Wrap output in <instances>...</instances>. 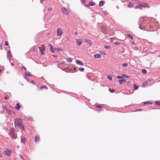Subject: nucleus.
<instances>
[{"label": "nucleus", "mask_w": 160, "mask_h": 160, "mask_svg": "<svg viewBox=\"0 0 160 160\" xmlns=\"http://www.w3.org/2000/svg\"><path fill=\"white\" fill-rule=\"evenodd\" d=\"M22 120L20 118L16 119L14 121V123L16 127H18L24 130V126L21 123Z\"/></svg>", "instance_id": "nucleus-1"}, {"label": "nucleus", "mask_w": 160, "mask_h": 160, "mask_svg": "<svg viewBox=\"0 0 160 160\" xmlns=\"http://www.w3.org/2000/svg\"><path fill=\"white\" fill-rule=\"evenodd\" d=\"M143 20L142 18H140V22H141V23H140V22H139V28L141 29L144 30L147 27V23L144 21H142Z\"/></svg>", "instance_id": "nucleus-2"}, {"label": "nucleus", "mask_w": 160, "mask_h": 160, "mask_svg": "<svg viewBox=\"0 0 160 160\" xmlns=\"http://www.w3.org/2000/svg\"><path fill=\"white\" fill-rule=\"evenodd\" d=\"M9 135L12 139H15L17 138V135L14 133V130L12 129L10 130L9 132Z\"/></svg>", "instance_id": "nucleus-3"}, {"label": "nucleus", "mask_w": 160, "mask_h": 160, "mask_svg": "<svg viewBox=\"0 0 160 160\" xmlns=\"http://www.w3.org/2000/svg\"><path fill=\"white\" fill-rule=\"evenodd\" d=\"M149 5L145 2L141 3L139 4L140 9H142L143 8H148L149 7Z\"/></svg>", "instance_id": "nucleus-4"}, {"label": "nucleus", "mask_w": 160, "mask_h": 160, "mask_svg": "<svg viewBox=\"0 0 160 160\" xmlns=\"http://www.w3.org/2000/svg\"><path fill=\"white\" fill-rule=\"evenodd\" d=\"M57 35L58 36H61L63 34V31L61 28L57 29Z\"/></svg>", "instance_id": "nucleus-5"}, {"label": "nucleus", "mask_w": 160, "mask_h": 160, "mask_svg": "<svg viewBox=\"0 0 160 160\" xmlns=\"http://www.w3.org/2000/svg\"><path fill=\"white\" fill-rule=\"evenodd\" d=\"M4 152L5 154L8 156H10L11 155V152L10 150L7 149L5 151H4Z\"/></svg>", "instance_id": "nucleus-6"}, {"label": "nucleus", "mask_w": 160, "mask_h": 160, "mask_svg": "<svg viewBox=\"0 0 160 160\" xmlns=\"http://www.w3.org/2000/svg\"><path fill=\"white\" fill-rule=\"evenodd\" d=\"M35 140L36 143H38L40 141L39 136L38 135H36L35 137Z\"/></svg>", "instance_id": "nucleus-7"}, {"label": "nucleus", "mask_w": 160, "mask_h": 160, "mask_svg": "<svg viewBox=\"0 0 160 160\" xmlns=\"http://www.w3.org/2000/svg\"><path fill=\"white\" fill-rule=\"evenodd\" d=\"M102 32L104 33L105 34L107 32V31L105 27L103 26H101V27Z\"/></svg>", "instance_id": "nucleus-8"}, {"label": "nucleus", "mask_w": 160, "mask_h": 160, "mask_svg": "<svg viewBox=\"0 0 160 160\" xmlns=\"http://www.w3.org/2000/svg\"><path fill=\"white\" fill-rule=\"evenodd\" d=\"M152 81L150 79H148L143 82L142 83V85L144 86H145L146 84H147L149 82H151Z\"/></svg>", "instance_id": "nucleus-9"}, {"label": "nucleus", "mask_w": 160, "mask_h": 160, "mask_svg": "<svg viewBox=\"0 0 160 160\" xmlns=\"http://www.w3.org/2000/svg\"><path fill=\"white\" fill-rule=\"evenodd\" d=\"M21 106H20V103H18L16 104V106L15 107V108L18 110L21 108Z\"/></svg>", "instance_id": "nucleus-10"}, {"label": "nucleus", "mask_w": 160, "mask_h": 160, "mask_svg": "<svg viewBox=\"0 0 160 160\" xmlns=\"http://www.w3.org/2000/svg\"><path fill=\"white\" fill-rule=\"evenodd\" d=\"M94 57L95 58H99L101 57V56L99 53L95 54L94 55Z\"/></svg>", "instance_id": "nucleus-11"}, {"label": "nucleus", "mask_w": 160, "mask_h": 160, "mask_svg": "<svg viewBox=\"0 0 160 160\" xmlns=\"http://www.w3.org/2000/svg\"><path fill=\"white\" fill-rule=\"evenodd\" d=\"M82 42V41H81L80 39H77L76 41L77 44L79 46L81 45Z\"/></svg>", "instance_id": "nucleus-12"}, {"label": "nucleus", "mask_w": 160, "mask_h": 160, "mask_svg": "<svg viewBox=\"0 0 160 160\" xmlns=\"http://www.w3.org/2000/svg\"><path fill=\"white\" fill-rule=\"evenodd\" d=\"M26 142V139L24 137H21V142L24 143Z\"/></svg>", "instance_id": "nucleus-13"}, {"label": "nucleus", "mask_w": 160, "mask_h": 160, "mask_svg": "<svg viewBox=\"0 0 160 160\" xmlns=\"http://www.w3.org/2000/svg\"><path fill=\"white\" fill-rule=\"evenodd\" d=\"M7 57L8 58H11L12 57V55L11 54V52L10 50H9L7 52Z\"/></svg>", "instance_id": "nucleus-14"}, {"label": "nucleus", "mask_w": 160, "mask_h": 160, "mask_svg": "<svg viewBox=\"0 0 160 160\" xmlns=\"http://www.w3.org/2000/svg\"><path fill=\"white\" fill-rule=\"evenodd\" d=\"M25 77L28 76H32V75L31 74V73L29 72H25Z\"/></svg>", "instance_id": "nucleus-15"}, {"label": "nucleus", "mask_w": 160, "mask_h": 160, "mask_svg": "<svg viewBox=\"0 0 160 160\" xmlns=\"http://www.w3.org/2000/svg\"><path fill=\"white\" fill-rule=\"evenodd\" d=\"M76 63L78 64L81 65H83V63L80 61L78 60H77L76 61Z\"/></svg>", "instance_id": "nucleus-16"}, {"label": "nucleus", "mask_w": 160, "mask_h": 160, "mask_svg": "<svg viewBox=\"0 0 160 160\" xmlns=\"http://www.w3.org/2000/svg\"><path fill=\"white\" fill-rule=\"evenodd\" d=\"M126 79L119 80L118 82L120 84H121L122 82H126Z\"/></svg>", "instance_id": "nucleus-17"}, {"label": "nucleus", "mask_w": 160, "mask_h": 160, "mask_svg": "<svg viewBox=\"0 0 160 160\" xmlns=\"http://www.w3.org/2000/svg\"><path fill=\"white\" fill-rule=\"evenodd\" d=\"M95 5V3L92 2H89L88 5L90 6H93Z\"/></svg>", "instance_id": "nucleus-18"}, {"label": "nucleus", "mask_w": 160, "mask_h": 160, "mask_svg": "<svg viewBox=\"0 0 160 160\" xmlns=\"http://www.w3.org/2000/svg\"><path fill=\"white\" fill-rule=\"evenodd\" d=\"M104 5V2L103 1H101L99 2V6H102Z\"/></svg>", "instance_id": "nucleus-19"}, {"label": "nucleus", "mask_w": 160, "mask_h": 160, "mask_svg": "<svg viewBox=\"0 0 160 160\" xmlns=\"http://www.w3.org/2000/svg\"><path fill=\"white\" fill-rule=\"evenodd\" d=\"M134 5L133 3L129 2L128 6L129 8H132L133 7Z\"/></svg>", "instance_id": "nucleus-20"}, {"label": "nucleus", "mask_w": 160, "mask_h": 160, "mask_svg": "<svg viewBox=\"0 0 160 160\" xmlns=\"http://www.w3.org/2000/svg\"><path fill=\"white\" fill-rule=\"evenodd\" d=\"M65 14L68 15L69 13V11H62Z\"/></svg>", "instance_id": "nucleus-21"}, {"label": "nucleus", "mask_w": 160, "mask_h": 160, "mask_svg": "<svg viewBox=\"0 0 160 160\" xmlns=\"http://www.w3.org/2000/svg\"><path fill=\"white\" fill-rule=\"evenodd\" d=\"M134 88L135 90H137L138 88V86L135 84L134 85Z\"/></svg>", "instance_id": "nucleus-22"}, {"label": "nucleus", "mask_w": 160, "mask_h": 160, "mask_svg": "<svg viewBox=\"0 0 160 160\" xmlns=\"http://www.w3.org/2000/svg\"><path fill=\"white\" fill-rule=\"evenodd\" d=\"M50 45L51 46L50 48L51 52L53 53H54V50L51 44H50Z\"/></svg>", "instance_id": "nucleus-23"}, {"label": "nucleus", "mask_w": 160, "mask_h": 160, "mask_svg": "<svg viewBox=\"0 0 160 160\" xmlns=\"http://www.w3.org/2000/svg\"><path fill=\"white\" fill-rule=\"evenodd\" d=\"M72 61V59L71 58H68L67 59V61L68 62H71Z\"/></svg>", "instance_id": "nucleus-24"}, {"label": "nucleus", "mask_w": 160, "mask_h": 160, "mask_svg": "<svg viewBox=\"0 0 160 160\" xmlns=\"http://www.w3.org/2000/svg\"><path fill=\"white\" fill-rule=\"evenodd\" d=\"M127 35L128 37L130 38L131 40H132L133 39V37L130 34H128Z\"/></svg>", "instance_id": "nucleus-25"}, {"label": "nucleus", "mask_w": 160, "mask_h": 160, "mask_svg": "<svg viewBox=\"0 0 160 160\" xmlns=\"http://www.w3.org/2000/svg\"><path fill=\"white\" fill-rule=\"evenodd\" d=\"M143 103L144 104H152V103L151 102H150V101H147V102H143Z\"/></svg>", "instance_id": "nucleus-26"}, {"label": "nucleus", "mask_w": 160, "mask_h": 160, "mask_svg": "<svg viewBox=\"0 0 160 160\" xmlns=\"http://www.w3.org/2000/svg\"><path fill=\"white\" fill-rule=\"evenodd\" d=\"M109 92H111V93H113L115 91V90L114 89H111L110 88H109Z\"/></svg>", "instance_id": "nucleus-27"}, {"label": "nucleus", "mask_w": 160, "mask_h": 160, "mask_svg": "<svg viewBox=\"0 0 160 160\" xmlns=\"http://www.w3.org/2000/svg\"><path fill=\"white\" fill-rule=\"evenodd\" d=\"M155 103L157 105H158V106H160V101H155Z\"/></svg>", "instance_id": "nucleus-28"}, {"label": "nucleus", "mask_w": 160, "mask_h": 160, "mask_svg": "<svg viewBox=\"0 0 160 160\" xmlns=\"http://www.w3.org/2000/svg\"><path fill=\"white\" fill-rule=\"evenodd\" d=\"M39 49L40 50V52H41V54L42 55L43 54V52L42 51L41 48V47H39Z\"/></svg>", "instance_id": "nucleus-29"}, {"label": "nucleus", "mask_w": 160, "mask_h": 160, "mask_svg": "<svg viewBox=\"0 0 160 160\" xmlns=\"http://www.w3.org/2000/svg\"><path fill=\"white\" fill-rule=\"evenodd\" d=\"M117 78L118 79H122L123 78L122 76H117Z\"/></svg>", "instance_id": "nucleus-30"}, {"label": "nucleus", "mask_w": 160, "mask_h": 160, "mask_svg": "<svg viewBox=\"0 0 160 160\" xmlns=\"http://www.w3.org/2000/svg\"><path fill=\"white\" fill-rule=\"evenodd\" d=\"M122 77H124L126 78H129V77L127 75L125 74H122Z\"/></svg>", "instance_id": "nucleus-31"}, {"label": "nucleus", "mask_w": 160, "mask_h": 160, "mask_svg": "<svg viewBox=\"0 0 160 160\" xmlns=\"http://www.w3.org/2000/svg\"><path fill=\"white\" fill-rule=\"evenodd\" d=\"M43 88H46V86H41L39 88L40 89Z\"/></svg>", "instance_id": "nucleus-32"}, {"label": "nucleus", "mask_w": 160, "mask_h": 160, "mask_svg": "<svg viewBox=\"0 0 160 160\" xmlns=\"http://www.w3.org/2000/svg\"><path fill=\"white\" fill-rule=\"evenodd\" d=\"M114 45H119L120 44V43L119 42H115L114 43Z\"/></svg>", "instance_id": "nucleus-33"}, {"label": "nucleus", "mask_w": 160, "mask_h": 160, "mask_svg": "<svg viewBox=\"0 0 160 160\" xmlns=\"http://www.w3.org/2000/svg\"><path fill=\"white\" fill-rule=\"evenodd\" d=\"M27 119L28 120H30L31 121H32L33 120V118L31 117H29L28 118H27Z\"/></svg>", "instance_id": "nucleus-34"}, {"label": "nucleus", "mask_w": 160, "mask_h": 160, "mask_svg": "<svg viewBox=\"0 0 160 160\" xmlns=\"http://www.w3.org/2000/svg\"><path fill=\"white\" fill-rule=\"evenodd\" d=\"M122 66L124 67H127L128 66V64L126 63L122 64Z\"/></svg>", "instance_id": "nucleus-35"}, {"label": "nucleus", "mask_w": 160, "mask_h": 160, "mask_svg": "<svg viewBox=\"0 0 160 160\" xmlns=\"http://www.w3.org/2000/svg\"><path fill=\"white\" fill-rule=\"evenodd\" d=\"M96 107L98 108H101L102 107V106H101L100 105H96Z\"/></svg>", "instance_id": "nucleus-36"}, {"label": "nucleus", "mask_w": 160, "mask_h": 160, "mask_svg": "<svg viewBox=\"0 0 160 160\" xmlns=\"http://www.w3.org/2000/svg\"><path fill=\"white\" fill-rule=\"evenodd\" d=\"M79 70L80 71H81V72H83L84 71V69L83 68H79Z\"/></svg>", "instance_id": "nucleus-37"}, {"label": "nucleus", "mask_w": 160, "mask_h": 160, "mask_svg": "<svg viewBox=\"0 0 160 160\" xmlns=\"http://www.w3.org/2000/svg\"><path fill=\"white\" fill-rule=\"evenodd\" d=\"M142 72L143 73L145 74L147 72V71L145 69H143L142 70Z\"/></svg>", "instance_id": "nucleus-38"}, {"label": "nucleus", "mask_w": 160, "mask_h": 160, "mask_svg": "<svg viewBox=\"0 0 160 160\" xmlns=\"http://www.w3.org/2000/svg\"><path fill=\"white\" fill-rule=\"evenodd\" d=\"M21 69L22 70L23 69H24L25 71H26L27 70V69L26 68L24 67H21Z\"/></svg>", "instance_id": "nucleus-39"}, {"label": "nucleus", "mask_w": 160, "mask_h": 160, "mask_svg": "<svg viewBox=\"0 0 160 160\" xmlns=\"http://www.w3.org/2000/svg\"><path fill=\"white\" fill-rule=\"evenodd\" d=\"M138 8L140 9L139 4L138 5L136 6L135 7V9H138Z\"/></svg>", "instance_id": "nucleus-40"}, {"label": "nucleus", "mask_w": 160, "mask_h": 160, "mask_svg": "<svg viewBox=\"0 0 160 160\" xmlns=\"http://www.w3.org/2000/svg\"><path fill=\"white\" fill-rule=\"evenodd\" d=\"M108 79H109V80H112V77L111 76H108Z\"/></svg>", "instance_id": "nucleus-41"}, {"label": "nucleus", "mask_w": 160, "mask_h": 160, "mask_svg": "<svg viewBox=\"0 0 160 160\" xmlns=\"http://www.w3.org/2000/svg\"><path fill=\"white\" fill-rule=\"evenodd\" d=\"M56 51L59 52V51H62V50L60 48H57L55 49Z\"/></svg>", "instance_id": "nucleus-42"}, {"label": "nucleus", "mask_w": 160, "mask_h": 160, "mask_svg": "<svg viewBox=\"0 0 160 160\" xmlns=\"http://www.w3.org/2000/svg\"><path fill=\"white\" fill-rule=\"evenodd\" d=\"M24 78H25V79L28 81V82H30V80H29V79L28 78H27L26 77H24Z\"/></svg>", "instance_id": "nucleus-43"}, {"label": "nucleus", "mask_w": 160, "mask_h": 160, "mask_svg": "<svg viewBox=\"0 0 160 160\" xmlns=\"http://www.w3.org/2000/svg\"><path fill=\"white\" fill-rule=\"evenodd\" d=\"M104 48L106 49H109L110 48V47L108 46H105Z\"/></svg>", "instance_id": "nucleus-44"}, {"label": "nucleus", "mask_w": 160, "mask_h": 160, "mask_svg": "<svg viewBox=\"0 0 160 160\" xmlns=\"http://www.w3.org/2000/svg\"><path fill=\"white\" fill-rule=\"evenodd\" d=\"M9 98V97L8 96H6L4 97V99L7 100Z\"/></svg>", "instance_id": "nucleus-45"}, {"label": "nucleus", "mask_w": 160, "mask_h": 160, "mask_svg": "<svg viewBox=\"0 0 160 160\" xmlns=\"http://www.w3.org/2000/svg\"><path fill=\"white\" fill-rule=\"evenodd\" d=\"M142 110V109H137L136 110V111H141Z\"/></svg>", "instance_id": "nucleus-46"}, {"label": "nucleus", "mask_w": 160, "mask_h": 160, "mask_svg": "<svg viewBox=\"0 0 160 160\" xmlns=\"http://www.w3.org/2000/svg\"><path fill=\"white\" fill-rule=\"evenodd\" d=\"M85 42H87L89 43V42H90L91 41L90 40H88V39H86L85 40Z\"/></svg>", "instance_id": "nucleus-47"}, {"label": "nucleus", "mask_w": 160, "mask_h": 160, "mask_svg": "<svg viewBox=\"0 0 160 160\" xmlns=\"http://www.w3.org/2000/svg\"><path fill=\"white\" fill-rule=\"evenodd\" d=\"M2 49V43L0 44V49Z\"/></svg>", "instance_id": "nucleus-48"}, {"label": "nucleus", "mask_w": 160, "mask_h": 160, "mask_svg": "<svg viewBox=\"0 0 160 160\" xmlns=\"http://www.w3.org/2000/svg\"><path fill=\"white\" fill-rule=\"evenodd\" d=\"M5 45L6 46H8V42L7 41H6L5 42Z\"/></svg>", "instance_id": "nucleus-49"}, {"label": "nucleus", "mask_w": 160, "mask_h": 160, "mask_svg": "<svg viewBox=\"0 0 160 160\" xmlns=\"http://www.w3.org/2000/svg\"><path fill=\"white\" fill-rule=\"evenodd\" d=\"M62 10H67V8H66L63 7V8H62Z\"/></svg>", "instance_id": "nucleus-50"}, {"label": "nucleus", "mask_w": 160, "mask_h": 160, "mask_svg": "<svg viewBox=\"0 0 160 160\" xmlns=\"http://www.w3.org/2000/svg\"><path fill=\"white\" fill-rule=\"evenodd\" d=\"M85 0H82V2L83 4H84L85 3Z\"/></svg>", "instance_id": "nucleus-51"}, {"label": "nucleus", "mask_w": 160, "mask_h": 160, "mask_svg": "<svg viewBox=\"0 0 160 160\" xmlns=\"http://www.w3.org/2000/svg\"><path fill=\"white\" fill-rule=\"evenodd\" d=\"M42 48H43V49L44 50H45V49L44 48V45H42Z\"/></svg>", "instance_id": "nucleus-52"}, {"label": "nucleus", "mask_w": 160, "mask_h": 160, "mask_svg": "<svg viewBox=\"0 0 160 160\" xmlns=\"http://www.w3.org/2000/svg\"><path fill=\"white\" fill-rule=\"evenodd\" d=\"M104 13L105 14H108V12H107L106 11H105V12H104Z\"/></svg>", "instance_id": "nucleus-53"}, {"label": "nucleus", "mask_w": 160, "mask_h": 160, "mask_svg": "<svg viewBox=\"0 0 160 160\" xmlns=\"http://www.w3.org/2000/svg\"><path fill=\"white\" fill-rule=\"evenodd\" d=\"M8 112L9 114H11V112H12V111L10 110H9L8 111Z\"/></svg>", "instance_id": "nucleus-54"}, {"label": "nucleus", "mask_w": 160, "mask_h": 160, "mask_svg": "<svg viewBox=\"0 0 160 160\" xmlns=\"http://www.w3.org/2000/svg\"><path fill=\"white\" fill-rule=\"evenodd\" d=\"M31 82L33 84H35L33 80H31Z\"/></svg>", "instance_id": "nucleus-55"}, {"label": "nucleus", "mask_w": 160, "mask_h": 160, "mask_svg": "<svg viewBox=\"0 0 160 160\" xmlns=\"http://www.w3.org/2000/svg\"><path fill=\"white\" fill-rule=\"evenodd\" d=\"M53 56L54 57V58H56L57 57V56L56 55H53Z\"/></svg>", "instance_id": "nucleus-56"}, {"label": "nucleus", "mask_w": 160, "mask_h": 160, "mask_svg": "<svg viewBox=\"0 0 160 160\" xmlns=\"http://www.w3.org/2000/svg\"><path fill=\"white\" fill-rule=\"evenodd\" d=\"M20 157L22 159H23V157H22V155H20Z\"/></svg>", "instance_id": "nucleus-57"}, {"label": "nucleus", "mask_w": 160, "mask_h": 160, "mask_svg": "<svg viewBox=\"0 0 160 160\" xmlns=\"http://www.w3.org/2000/svg\"><path fill=\"white\" fill-rule=\"evenodd\" d=\"M44 1V0H40L41 3H42V2H43Z\"/></svg>", "instance_id": "nucleus-58"}, {"label": "nucleus", "mask_w": 160, "mask_h": 160, "mask_svg": "<svg viewBox=\"0 0 160 160\" xmlns=\"http://www.w3.org/2000/svg\"><path fill=\"white\" fill-rule=\"evenodd\" d=\"M85 5V6H86V7H88L89 6V5H88H88Z\"/></svg>", "instance_id": "nucleus-59"}, {"label": "nucleus", "mask_w": 160, "mask_h": 160, "mask_svg": "<svg viewBox=\"0 0 160 160\" xmlns=\"http://www.w3.org/2000/svg\"><path fill=\"white\" fill-rule=\"evenodd\" d=\"M74 34H77V32H74Z\"/></svg>", "instance_id": "nucleus-60"}, {"label": "nucleus", "mask_w": 160, "mask_h": 160, "mask_svg": "<svg viewBox=\"0 0 160 160\" xmlns=\"http://www.w3.org/2000/svg\"><path fill=\"white\" fill-rule=\"evenodd\" d=\"M9 94H10V97H11V93L9 92Z\"/></svg>", "instance_id": "nucleus-61"}, {"label": "nucleus", "mask_w": 160, "mask_h": 160, "mask_svg": "<svg viewBox=\"0 0 160 160\" xmlns=\"http://www.w3.org/2000/svg\"><path fill=\"white\" fill-rule=\"evenodd\" d=\"M11 64H12V66H13V65H14V64H13V63H12Z\"/></svg>", "instance_id": "nucleus-62"}, {"label": "nucleus", "mask_w": 160, "mask_h": 160, "mask_svg": "<svg viewBox=\"0 0 160 160\" xmlns=\"http://www.w3.org/2000/svg\"><path fill=\"white\" fill-rule=\"evenodd\" d=\"M48 10H51L50 8H48Z\"/></svg>", "instance_id": "nucleus-63"}, {"label": "nucleus", "mask_w": 160, "mask_h": 160, "mask_svg": "<svg viewBox=\"0 0 160 160\" xmlns=\"http://www.w3.org/2000/svg\"><path fill=\"white\" fill-rule=\"evenodd\" d=\"M2 156L1 154V153H0V157Z\"/></svg>", "instance_id": "nucleus-64"}]
</instances>
